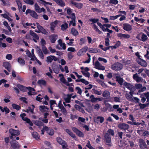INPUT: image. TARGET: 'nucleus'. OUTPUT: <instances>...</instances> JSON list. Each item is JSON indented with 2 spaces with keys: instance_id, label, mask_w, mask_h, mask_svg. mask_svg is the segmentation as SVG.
I'll return each instance as SVG.
<instances>
[{
  "instance_id": "62",
  "label": "nucleus",
  "mask_w": 149,
  "mask_h": 149,
  "mask_svg": "<svg viewBox=\"0 0 149 149\" xmlns=\"http://www.w3.org/2000/svg\"><path fill=\"white\" fill-rule=\"evenodd\" d=\"M86 146L90 149H95L93 147L90 143L89 141H88L87 144L86 145Z\"/></svg>"
},
{
  "instance_id": "2",
  "label": "nucleus",
  "mask_w": 149,
  "mask_h": 149,
  "mask_svg": "<svg viewBox=\"0 0 149 149\" xmlns=\"http://www.w3.org/2000/svg\"><path fill=\"white\" fill-rule=\"evenodd\" d=\"M9 137L10 139H13L15 138L16 136H18L20 134V132L18 130H15L13 128H10L9 130Z\"/></svg>"
},
{
  "instance_id": "35",
  "label": "nucleus",
  "mask_w": 149,
  "mask_h": 149,
  "mask_svg": "<svg viewBox=\"0 0 149 149\" xmlns=\"http://www.w3.org/2000/svg\"><path fill=\"white\" fill-rule=\"evenodd\" d=\"M139 142L141 144L140 145V147L141 148H143L142 146H143L144 148L146 147L147 146L146 144L142 139H140Z\"/></svg>"
},
{
  "instance_id": "1",
  "label": "nucleus",
  "mask_w": 149,
  "mask_h": 149,
  "mask_svg": "<svg viewBox=\"0 0 149 149\" xmlns=\"http://www.w3.org/2000/svg\"><path fill=\"white\" fill-rule=\"evenodd\" d=\"M29 34H26L25 38L28 40H30L31 39V37L30 36L31 35L32 36L33 38V40L35 42H37L38 40L39 39V37L38 36L36 33L34 32L32 30H30L29 31Z\"/></svg>"
},
{
  "instance_id": "17",
  "label": "nucleus",
  "mask_w": 149,
  "mask_h": 149,
  "mask_svg": "<svg viewBox=\"0 0 149 149\" xmlns=\"http://www.w3.org/2000/svg\"><path fill=\"white\" fill-rule=\"evenodd\" d=\"M137 61L138 64L143 67H145L147 66L146 61L141 58H139L137 60Z\"/></svg>"
},
{
  "instance_id": "29",
  "label": "nucleus",
  "mask_w": 149,
  "mask_h": 149,
  "mask_svg": "<svg viewBox=\"0 0 149 149\" xmlns=\"http://www.w3.org/2000/svg\"><path fill=\"white\" fill-rule=\"evenodd\" d=\"M17 87L21 91L23 92H25L27 89L25 86L20 84H18L17 85Z\"/></svg>"
},
{
  "instance_id": "36",
  "label": "nucleus",
  "mask_w": 149,
  "mask_h": 149,
  "mask_svg": "<svg viewBox=\"0 0 149 149\" xmlns=\"http://www.w3.org/2000/svg\"><path fill=\"white\" fill-rule=\"evenodd\" d=\"M38 83L40 85L45 86L46 84V81L45 80L43 79L38 80Z\"/></svg>"
},
{
  "instance_id": "38",
  "label": "nucleus",
  "mask_w": 149,
  "mask_h": 149,
  "mask_svg": "<svg viewBox=\"0 0 149 149\" xmlns=\"http://www.w3.org/2000/svg\"><path fill=\"white\" fill-rule=\"evenodd\" d=\"M57 4L61 6H63L65 5V3L62 0H54Z\"/></svg>"
},
{
  "instance_id": "53",
  "label": "nucleus",
  "mask_w": 149,
  "mask_h": 149,
  "mask_svg": "<svg viewBox=\"0 0 149 149\" xmlns=\"http://www.w3.org/2000/svg\"><path fill=\"white\" fill-rule=\"evenodd\" d=\"M16 79L19 82H21L23 81V79L19 75H17V76Z\"/></svg>"
},
{
  "instance_id": "51",
  "label": "nucleus",
  "mask_w": 149,
  "mask_h": 149,
  "mask_svg": "<svg viewBox=\"0 0 149 149\" xmlns=\"http://www.w3.org/2000/svg\"><path fill=\"white\" fill-rule=\"evenodd\" d=\"M90 98L91 99V101L92 102L94 103L96 102V98L94 97L93 95H91L90 96Z\"/></svg>"
},
{
  "instance_id": "37",
  "label": "nucleus",
  "mask_w": 149,
  "mask_h": 149,
  "mask_svg": "<svg viewBox=\"0 0 149 149\" xmlns=\"http://www.w3.org/2000/svg\"><path fill=\"white\" fill-rule=\"evenodd\" d=\"M34 123L35 125L38 126H42L44 125L43 122L40 120H36L34 122Z\"/></svg>"
},
{
  "instance_id": "22",
  "label": "nucleus",
  "mask_w": 149,
  "mask_h": 149,
  "mask_svg": "<svg viewBox=\"0 0 149 149\" xmlns=\"http://www.w3.org/2000/svg\"><path fill=\"white\" fill-rule=\"evenodd\" d=\"M118 37L120 38V39L123 38H129L130 37V36L128 34H123L121 33H119L117 34Z\"/></svg>"
},
{
  "instance_id": "15",
  "label": "nucleus",
  "mask_w": 149,
  "mask_h": 149,
  "mask_svg": "<svg viewBox=\"0 0 149 149\" xmlns=\"http://www.w3.org/2000/svg\"><path fill=\"white\" fill-rule=\"evenodd\" d=\"M37 27L39 31V33H41L42 34L45 35H47L48 32L42 26L40 25H38Z\"/></svg>"
},
{
  "instance_id": "44",
  "label": "nucleus",
  "mask_w": 149,
  "mask_h": 149,
  "mask_svg": "<svg viewBox=\"0 0 149 149\" xmlns=\"http://www.w3.org/2000/svg\"><path fill=\"white\" fill-rule=\"evenodd\" d=\"M105 134H109L110 136L111 135L113 136L114 134V131L112 129H109L107 131V132Z\"/></svg>"
},
{
  "instance_id": "14",
  "label": "nucleus",
  "mask_w": 149,
  "mask_h": 149,
  "mask_svg": "<svg viewBox=\"0 0 149 149\" xmlns=\"http://www.w3.org/2000/svg\"><path fill=\"white\" fill-rule=\"evenodd\" d=\"M37 27L39 31V33H41L42 34L45 35H47L48 32L42 26L40 25H38Z\"/></svg>"
},
{
  "instance_id": "39",
  "label": "nucleus",
  "mask_w": 149,
  "mask_h": 149,
  "mask_svg": "<svg viewBox=\"0 0 149 149\" xmlns=\"http://www.w3.org/2000/svg\"><path fill=\"white\" fill-rule=\"evenodd\" d=\"M12 106L13 109H15L17 111L21 109V107L20 106L15 104H13Z\"/></svg>"
},
{
  "instance_id": "25",
  "label": "nucleus",
  "mask_w": 149,
  "mask_h": 149,
  "mask_svg": "<svg viewBox=\"0 0 149 149\" xmlns=\"http://www.w3.org/2000/svg\"><path fill=\"white\" fill-rule=\"evenodd\" d=\"M123 85L128 89L130 90L132 89V85L130 83L125 81V82L123 83Z\"/></svg>"
},
{
  "instance_id": "56",
  "label": "nucleus",
  "mask_w": 149,
  "mask_h": 149,
  "mask_svg": "<svg viewBox=\"0 0 149 149\" xmlns=\"http://www.w3.org/2000/svg\"><path fill=\"white\" fill-rule=\"evenodd\" d=\"M121 44V42L120 41H116V43L113 46L115 48H117L118 47L120 46Z\"/></svg>"
},
{
  "instance_id": "46",
  "label": "nucleus",
  "mask_w": 149,
  "mask_h": 149,
  "mask_svg": "<svg viewBox=\"0 0 149 149\" xmlns=\"http://www.w3.org/2000/svg\"><path fill=\"white\" fill-rule=\"evenodd\" d=\"M47 133L49 135L52 136L54 134V131L53 129H50Z\"/></svg>"
},
{
  "instance_id": "16",
  "label": "nucleus",
  "mask_w": 149,
  "mask_h": 149,
  "mask_svg": "<svg viewBox=\"0 0 149 149\" xmlns=\"http://www.w3.org/2000/svg\"><path fill=\"white\" fill-rule=\"evenodd\" d=\"M127 123L130 125H134L137 126H138L140 125H141L142 126H143L145 124V121L143 120H142V122L141 123H136L134 122V121H132V122L130 121H128L127 122Z\"/></svg>"
},
{
  "instance_id": "8",
  "label": "nucleus",
  "mask_w": 149,
  "mask_h": 149,
  "mask_svg": "<svg viewBox=\"0 0 149 149\" xmlns=\"http://www.w3.org/2000/svg\"><path fill=\"white\" fill-rule=\"evenodd\" d=\"M119 128L122 130H127L129 128V125L125 123H120L118 125Z\"/></svg>"
},
{
  "instance_id": "18",
  "label": "nucleus",
  "mask_w": 149,
  "mask_h": 149,
  "mask_svg": "<svg viewBox=\"0 0 149 149\" xmlns=\"http://www.w3.org/2000/svg\"><path fill=\"white\" fill-rule=\"evenodd\" d=\"M115 78L116 79V81L118 82V83L120 86H122L124 82V79L123 78L121 77L119 75L116 76Z\"/></svg>"
},
{
  "instance_id": "20",
  "label": "nucleus",
  "mask_w": 149,
  "mask_h": 149,
  "mask_svg": "<svg viewBox=\"0 0 149 149\" xmlns=\"http://www.w3.org/2000/svg\"><path fill=\"white\" fill-rule=\"evenodd\" d=\"M3 66L7 69L8 71L10 72L11 71V65L8 62H3Z\"/></svg>"
},
{
  "instance_id": "12",
  "label": "nucleus",
  "mask_w": 149,
  "mask_h": 149,
  "mask_svg": "<svg viewBox=\"0 0 149 149\" xmlns=\"http://www.w3.org/2000/svg\"><path fill=\"white\" fill-rule=\"evenodd\" d=\"M133 78L137 83L143 82V79L141 77H139L137 73L133 74Z\"/></svg>"
},
{
  "instance_id": "61",
  "label": "nucleus",
  "mask_w": 149,
  "mask_h": 149,
  "mask_svg": "<svg viewBox=\"0 0 149 149\" xmlns=\"http://www.w3.org/2000/svg\"><path fill=\"white\" fill-rule=\"evenodd\" d=\"M68 59L71 60L73 57L74 56L71 52H69L68 54Z\"/></svg>"
},
{
  "instance_id": "27",
  "label": "nucleus",
  "mask_w": 149,
  "mask_h": 149,
  "mask_svg": "<svg viewBox=\"0 0 149 149\" xmlns=\"http://www.w3.org/2000/svg\"><path fill=\"white\" fill-rule=\"evenodd\" d=\"M110 93L107 91H105L103 92V97H105L106 99L109 98L110 97Z\"/></svg>"
},
{
  "instance_id": "11",
  "label": "nucleus",
  "mask_w": 149,
  "mask_h": 149,
  "mask_svg": "<svg viewBox=\"0 0 149 149\" xmlns=\"http://www.w3.org/2000/svg\"><path fill=\"white\" fill-rule=\"evenodd\" d=\"M57 35L54 34H51L49 36V39L52 43H54L58 38Z\"/></svg>"
},
{
  "instance_id": "59",
  "label": "nucleus",
  "mask_w": 149,
  "mask_h": 149,
  "mask_svg": "<svg viewBox=\"0 0 149 149\" xmlns=\"http://www.w3.org/2000/svg\"><path fill=\"white\" fill-rule=\"evenodd\" d=\"M135 88H136L137 89H139L141 88L142 87V86L141 84H135Z\"/></svg>"
},
{
  "instance_id": "26",
  "label": "nucleus",
  "mask_w": 149,
  "mask_h": 149,
  "mask_svg": "<svg viewBox=\"0 0 149 149\" xmlns=\"http://www.w3.org/2000/svg\"><path fill=\"white\" fill-rule=\"evenodd\" d=\"M65 131L72 137L74 138H76L75 134H74L70 130L68 129H66Z\"/></svg>"
},
{
  "instance_id": "60",
  "label": "nucleus",
  "mask_w": 149,
  "mask_h": 149,
  "mask_svg": "<svg viewBox=\"0 0 149 149\" xmlns=\"http://www.w3.org/2000/svg\"><path fill=\"white\" fill-rule=\"evenodd\" d=\"M41 94H39L38 96L36 97V100L37 101L40 102H41V100L43 99V97H40L39 96H41Z\"/></svg>"
},
{
  "instance_id": "41",
  "label": "nucleus",
  "mask_w": 149,
  "mask_h": 149,
  "mask_svg": "<svg viewBox=\"0 0 149 149\" xmlns=\"http://www.w3.org/2000/svg\"><path fill=\"white\" fill-rule=\"evenodd\" d=\"M95 120L97 123L100 122V123H102V117L98 116L95 119Z\"/></svg>"
},
{
  "instance_id": "24",
  "label": "nucleus",
  "mask_w": 149,
  "mask_h": 149,
  "mask_svg": "<svg viewBox=\"0 0 149 149\" xmlns=\"http://www.w3.org/2000/svg\"><path fill=\"white\" fill-rule=\"evenodd\" d=\"M57 24V20L54 21L51 23L50 25L51 26L50 27L51 30L52 31H54V28Z\"/></svg>"
},
{
  "instance_id": "34",
  "label": "nucleus",
  "mask_w": 149,
  "mask_h": 149,
  "mask_svg": "<svg viewBox=\"0 0 149 149\" xmlns=\"http://www.w3.org/2000/svg\"><path fill=\"white\" fill-rule=\"evenodd\" d=\"M17 61L21 65H24L25 64L24 60L21 57H19L17 59Z\"/></svg>"
},
{
  "instance_id": "52",
  "label": "nucleus",
  "mask_w": 149,
  "mask_h": 149,
  "mask_svg": "<svg viewBox=\"0 0 149 149\" xmlns=\"http://www.w3.org/2000/svg\"><path fill=\"white\" fill-rule=\"evenodd\" d=\"M77 136L80 137H83L84 136V133L79 130L76 134Z\"/></svg>"
},
{
  "instance_id": "40",
  "label": "nucleus",
  "mask_w": 149,
  "mask_h": 149,
  "mask_svg": "<svg viewBox=\"0 0 149 149\" xmlns=\"http://www.w3.org/2000/svg\"><path fill=\"white\" fill-rule=\"evenodd\" d=\"M23 1L26 3L31 5L33 4L34 2V0H23Z\"/></svg>"
},
{
  "instance_id": "9",
  "label": "nucleus",
  "mask_w": 149,
  "mask_h": 149,
  "mask_svg": "<svg viewBox=\"0 0 149 149\" xmlns=\"http://www.w3.org/2000/svg\"><path fill=\"white\" fill-rule=\"evenodd\" d=\"M95 59V57L94 56L93 58V65H95L94 68L98 70H102V66L100 65V63L98 61H97L95 63H94V60Z\"/></svg>"
},
{
  "instance_id": "4",
  "label": "nucleus",
  "mask_w": 149,
  "mask_h": 149,
  "mask_svg": "<svg viewBox=\"0 0 149 149\" xmlns=\"http://www.w3.org/2000/svg\"><path fill=\"white\" fill-rule=\"evenodd\" d=\"M123 67V64L119 62L114 63L111 65V68L112 70L116 71H120Z\"/></svg>"
},
{
  "instance_id": "64",
  "label": "nucleus",
  "mask_w": 149,
  "mask_h": 149,
  "mask_svg": "<svg viewBox=\"0 0 149 149\" xmlns=\"http://www.w3.org/2000/svg\"><path fill=\"white\" fill-rule=\"evenodd\" d=\"M27 88L29 90V91L28 92V94L29 95H34L35 93L32 91L31 89H29L28 87H27Z\"/></svg>"
},
{
  "instance_id": "13",
  "label": "nucleus",
  "mask_w": 149,
  "mask_h": 149,
  "mask_svg": "<svg viewBox=\"0 0 149 149\" xmlns=\"http://www.w3.org/2000/svg\"><path fill=\"white\" fill-rule=\"evenodd\" d=\"M46 62L47 63H51L52 62V61L54 60L56 61H57V58L54 56L50 55L47 57Z\"/></svg>"
},
{
  "instance_id": "31",
  "label": "nucleus",
  "mask_w": 149,
  "mask_h": 149,
  "mask_svg": "<svg viewBox=\"0 0 149 149\" xmlns=\"http://www.w3.org/2000/svg\"><path fill=\"white\" fill-rule=\"evenodd\" d=\"M30 15L35 18L37 19L38 18V15L34 11L31 10V11L30 12Z\"/></svg>"
},
{
  "instance_id": "19",
  "label": "nucleus",
  "mask_w": 149,
  "mask_h": 149,
  "mask_svg": "<svg viewBox=\"0 0 149 149\" xmlns=\"http://www.w3.org/2000/svg\"><path fill=\"white\" fill-rule=\"evenodd\" d=\"M123 29L126 31H129L132 29V26L130 24L124 23L123 24Z\"/></svg>"
},
{
  "instance_id": "33",
  "label": "nucleus",
  "mask_w": 149,
  "mask_h": 149,
  "mask_svg": "<svg viewBox=\"0 0 149 149\" xmlns=\"http://www.w3.org/2000/svg\"><path fill=\"white\" fill-rule=\"evenodd\" d=\"M70 18L72 19V20L70 21L69 25L72 24V23L73 21H75L76 20V17L75 14L74 13H72L71 15Z\"/></svg>"
},
{
  "instance_id": "48",
  "label": "nucleus",
  "mask_w": 149,
  "mask_h": 149,
  "mask_svg": "<svg viewBox=\"0 0 149 149\" xmlns=\"http://www.w3.org/2000/svg\"><path fill=\"white\" fill-rule=\"evenodd\" d=\"M86 41V39L85 38H81L80 39L79 44L80 45H82V44H84Z\"/></svg>"
},
{
  "instance_id": "63",
  "label": "nucleus",
  "mask_w": 149,
  "mask_h": 149,
  "mask_svg": "<svg viewBox=\"0 0 149 149\" xmlns=\"http://www.w3.org/2000/svg\"><path fill=\"white\" fill-rule=\"evenodd\" d=\"M75 89H76V90H77L78 91L77 93L78 94H79L80 95L82 93V91L81 89L79 87H77L75 88Z\"/></svg>"
},
{
  "instance_id": "3",
  "label": "nucleus",
  "mask_w": 149,
  "mask_h": 149,
  "mask_svg": "<svg viewBox=\"0 0 149 149\" xmlns=\"http://www.w3.org/2000/svg\"><path fill=\"white\" fill-rule=\"evenodd\" d=\"M104 141L105 144L108 147H110L112 146L111 136L108 134H105L104 136Z\"/></svg>"
},
{
  "instance_id": "30",
  "label": "nucleus",
  "mask_w": 149,
  "mask_h": 149,
  "mask_svg": "<svg viewBox=\"0 0 149 149\" xmlns=\"http://www.w3.org/2000/svg\"><path fill=\"white\" fill-rule=\"evenodd\" d=\"M58 107L61 109V111L63 113L64 115H66L67 113V111L63 105L61 104V105H59Z\"/></svg>"
},
{
  "instance_id": "7",
  "label": "nucleus",
  "mask_w": 149,
  "mask_h": 149,
  "mask_svg": "<svg viewBox=\"0 0 149 149\" xmlns=\"http://www.w3.org/2000/svg\"><path fill=\"white\" fill-rule=\"evenodd\" d=\"M26 116V114L25 113H21L20 116L22 118V120L26 122L29 124V125L32 126L33 125V123L27 117H25Z\"/></svg>"
},
{
  "instance_id": "50",
  "label": "nucleus",
  "mask_w": 149,
  "mask_h": 149,
  "mask_svg": "<svg viewBox=\"0 0 149 149\" xmlns=\"http://www.w3.org/2000/svg\"><path fill=\"white\" fill-rule=\"evenodd\" d=\"M68 27V24L67 23H65L62 24L61 26V29L64 31Z\"/></svg>"
},
{
  "instance_id": "57",
  "label": "nucleus",
  "mask_w": 149,
  "mask_h": 149,
  "mask_svg": "<svg viewBox=\"0 0 149 149\" xmlns=\"http://www.w3.org/2000/svg\"><path fill=\"white\" fill-rule=\"evenodd\" d=\"M105 45L107 46H108L109 45L110 40L108 38H105Z\"/></svg>"
},
{
  "instance_id": "43",
  "label": "nucleus",
  "mask_w": 149,
  "mask_h": 149,
  "mask_svg": "<svg viewBox=\"0 0 149 149\" xmlns=\"http://www.w3.org/2000/svg\"><path fill=\"white\" fill-rule=\"evenodd\" d=\"M42 48L44 54H47L48 51L46 46L45 45H42Z\"/></svg>"
},
{
  "instance_id": "42",
  "label": "nucleus",
  "mask_w": 149,
  "mask_h": 149,
  "mask_svg": "<svg viewBox=\"0 0 149 149\" xmlns=\"http://www.w3.org/2000/svg\"><path fill=\"white\" fill-rule=\"evenodd\" d=\"M148 39V38L146 34L143 33L141 35V41L145 42Z\"/></svg>"
},
{
  "instance_id": "55",
  "label": "nucleus",
  "mask_w": 149,
  "mask_h": 149,
  "mask_svg": "<svg viewBox=\"0 0 149 149\" xmlns=\"http://www.w3.org/2000/svg\"><path fill=\"white\" fill-rule=\"evenodd\" d=\"M103 31H107L110 33H112L113 32L112 30H109L108 28H105L104 27H103Z\"/></svg>"
},
{
  "instance_id": "47",
  "label": "nucleus",
  "mask_w": 149,
  "mask_h": 149,
  "mask_svg": "<svg viewBox=\"0 0 149 149\" xmlns=\"http://www.w3.org/2000/svg\"><path fill=\"white\" fill-rule=\"evenodd\" d=\"M97 49L94 48L93 49L90 48L89 49V52L91 53H96L98 52V50Z\"/></svg>"
},
{
  "instance_id": "5",
  "label": "nucleus",
  "mask_w": 149,
  "mask_h": 149,
  "mask_svg": "<svg viewBox=\"0 0 149 149\" xmlns=\"http://www.w3.org/2000/svg\"><path fill=\"white\" fill-rule=\"evenodd\" d=\"M57 142L61 145L62 146V148L63 149H66L68 146L67 142L64 140H63L60 137L56 138Z\"/></svg>"
},
{
  "instance_id": "21",
  "label": "nucleus",
  "mask_w": 149,
  "mask_h": 149,
  "mask_svg": "<svg viewBox=\"0 0 149 149\" xmlns=\"http://www.w3.org/2000/svg\"><path fill=\"white\" fill-rule=\"evenodd\" d=\"M71 3L73 6L76 7L78 9H81L82 8L83 6L82 4L81 3H77L76 2H74L72 1L71 2Z\"/></svg>"
},
{
  "instance_id": "49",
  "label": "nucleus",
  "mask_w": 149,
  "mask_h": 149,
  "mask_svg": "<svg viewBox=\"0 0 149 149\" xmlns=\"http://www.w3.org/2000/svg\"><path fill=\"white\" fill-rule=\"evenodd\" d=\"M0 1L1 2V3L4 6H7L9 5V3L8 1H5L4 0H0Z\"/></svg>"
},
{
  "instance_id": "45",
  "label": "nucleus",
  "mask_w": 149,
  "mask_h": 149,
  "mask_svg": "<svg viewBox=\"0 0 149 149\" xmlns=\"http://www.w3.org/2000/svg\"><path fill=\"white\" fill-rule=\"evenodd\" d=\"M37 52L39 56L42 59H43L44 58V56L41 49H39L38 50Z\"/></svg>"
},
{
  "instance_id": "6",
  "label": "nucleus",
  "mask_w": 149,
  "mask_h": 149,
  "mask_svg": "<svg viewBox=\"0 0 149 149\" xmlns=\"http://www.w3.org/2000/svg\"><path fill=\"white\" fill-rule=\"evenodd\" d=\"M10 143L11 147L13 149H19L21 147L18 142L14 139H13Z\"/></svg>"
},
{
  "instance_id": "10",
  "label": "nucleus",
  "mask_w": 149,
  "mask_h": 149,
  "mask_svg": "<svg viewBox=\"0 0 149 149\" xmlns=\"http://www.w3.org/2000/svg\"><path fill=\"white\" fill-rule=\"evenodd\" d=\"M88 49V47L85 46L80 49L78 52L77 55L79 56L83 55Z\"/></svg>"
},
{
  "instance_id": "32",
  "label": "nucleus",
  "mask_w": 149,
  "mask_h": 149,
  "mask_svg": "<svg viewBox=\"0 0 149 149\" xmlns=\"http://www.w3.org/2000/svg\"><path fill=\"white\" fill-rule=\"evenodd\" d=\"M72 34L74 36H76L79 35V33L74 28H72L71 29Z\"/></svg>"
},
{
  "instance_id": "54",
  "label": "nucleus",
  "mask_w": 149,
  "mask_h": 149,
  "mask_svg": "<svg viewBox=\"0 0 149 149\" xmlns=\"http://www.w3.org/2000/svg\"><path fill=\"white\" fill-rule=\"evenodd\" d=\"M120 16H121V15H117L115 16H111L110 17V19L111 20H114L117 19L118 17Z\"/></svg>"
},
{
  "instance_id": "28",
  "label": "nucleus",
  "mask_w": 149,
  "mask_h": 149,
  "mask_svg": "<svg viewBox=\"0 0 149 149\" xmlns=\"http://www.w3.org/2000/svg\"><path fill=\"white\" fill-rule=\"evenodd\" d=\"M32 135L33 137L36 140H38L40 139V136L36 132H33L32 133Z\"/></svg>"
},
{
  "instance_id": "58",
  "label": "nucleus",
  "mask_w": 149,
  "mask_h": 149,
  "mask_svg": "<svg viewBox=\"0 0 149 149\" xmlns=\"http://www.w3.org/2000/svg\"><path fill=\"white\" fill-rule=\"evenodd\" d=\"M81 72L84 75L85 77H89L90 76V74L88 72H87L86 73H85L83 71H81Z\"/></svg>"
},
{
  "instance_id": "23",
  "label": "nucleus",
  "mask_w": 149,
  "mask_h": 149,
  "mask_svg": "<svg viewBox=\"0 0 149 149\" xmlns=\"http://www.w3.org/2000/svg\"><path fill=\"white\" fill-rule=\"evenodd\" d=\"M129 100L131 102H134L136 103H139V99L137 97H133V98L131 96L129 97Z\"/></svg>"
}]
</instances>
